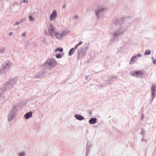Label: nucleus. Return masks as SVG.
<instances>
[{
	"label": "nucleus",
	"mask_w": 156,
	"mask_h": 156,
	"mask_svg": "<svg viewBox=\"0 0 156 156\" xmlns=\"http://www.w3.org/2000/svg\"><path fill=\"white\" fill-rule=\"evenodd\" d=\"M69 31L67 29H62L56 31L54 36L57 40L61 41L66 37L69 34Z\"/></svg>",
	"instance_id": "nucleus-2"
},
{
	"label": "nucleus",
	"mask_w": 156,
	"mask_h": 156,
	"mask_svg": "<svg viewBox=\"0 0 156 156\" xmlns=\"http://www.w3.org/2000/svg\"><path fill=\"white\" fill-rule=\"evenodd\" d=\"M151 97L152 98V100L156 97V85L153 84L151 88Z\"/></svg>",
	"instance_id": "nucleus-9"
},
{
	"label": "nucleus",
	"mask_w": 156,
	"mask_h": 156,
	"mask_svg": "<svg viewBox=\"0 0 156 156\" xmlns=\"http://www.w3.org/2000/svg\"><path fill=\"white\" fill-rule=\"evenodd\" d=\"M74 117L77 120L81 121L84 119V118L81 115L78 114H75Z\"/></svg>",
	"instance_id": "nucleus-15"
},
{
	"label": "nucleus",
	"mask_w": 156,
	"mask_h": 156,
	"mask_svg": "<svg viewBox=\"0 0 156 156\" xmlns=\"http://www.w3.org/2000/svg\"><path fill=\"white\" fill-rule=\"evenodd\" d=\"M86 79H88L89 78V76H87L86 77Z\"/></svg>",
	"instance_id": "nucleus-36"
},
{
	"label": "nucleus",
	"mask_w": 156,
	"mask_h": 156,
	"mask_svg": "<svg viewBox=\"0 0 156 156\" xmlns=\"http://www.w3.org/2000/svg\"><path fill=\"white\" fill-rule=\"evenodd\" d=\"M12 63L9 60L5 61L4 64L0 67V73L1 74L6 73L10 68Z\"/></svg>",
	"instance_id": "nucleus-3"
},
{
	"label": "nucleus",
	"mask_w": 156,
	"mask_h": 156,
	"mask_svg": "<svg viewBox=\"0 0 156 156\" xmlns=\"http://www.w3.org/2000/svg\"><path fill=\"white\" fill-rule=\"evenodd\" d=\"M77 49L76 48H75V47L74 48H72L69 51V56H71L73 55L75 52V50Z\"/></svg>",
	"instance_id": "nucleus-19"
},
{
	"label": "nucleus",
	"mask_w": 156,
	"mask_h": 156,
	"mask_svg": "<svg viewBox=\"0 0 156 156\" xmlns=\"http://www.w3.org/2000/svg\"><path fill=\"white\" fill-rule=\"evenodd\" d=\"M90 151V150L89 149H88L87 148L86 151V156H88V154L89 153Z\"/></svg>",
	"instance_id": "nucleus-30"
},
{
	"label": "nucleus",
	"mask_w": 156,
	"mask_h": 156,
	"mask_svg": "<svg viewBox=\"0 0 156 156\" xmlns=\"http://www.w3.org/2000/svg\"><path fill=\"white\" fill-rule=\"evenodd\" d=\"M57 62L53 58L48 59L44 63V65L48 69L51 70L57 65Z\"/></svg>",
	"instance_id": "nucleus-5"
},
{
	"label": "nucleus",
	"mask_w": 156,
	"mask_h": 156,
	"mask_svg": "<svg viewBox=\"0 0 156 156\" xmlns=\"http://www.w3.org/2000/svg\"><path fill=\"white\" fill-rule=\"evenodd\" d=\"M32 15H33V14H30L29 16V20L30 21H35L34 18L32 16Z\"/></svg>",
	"instance_id": "nucleus-21"
},
{
	"label": "nucleus",
	"mask_w": 156,
	"mask_h": 156,
	"mask_svg": "<svg viewBox=\"0 0 156 156\" xmlns=\"http://www.w3.org/2000/svg\"><path fill=\"white\" fill-rule=\"evenodd\" d=\"M25 2H26V3H27L28 2V1H26V0H24L23 1L24 3H25Z\"/></svg>",
	"instance_id": "nucleus-37"
},
{
	"label": "nucleus",
	"mask_w": 156,
	"mask_h": 156,
	"mask_svg": "<svg viewBox=\"0 0 156 156\" xmlns=\"http://www.w3.org/2000/svg\"><path fill=\"white\" fill-rule=\"evenodd\" d=\"M66 5L65 4L63 5L62 6V8L63 9H65L66 8Z\"/></svg>",
	"instance_id": "nucleus-33"
},
{
	"label": "nucleus",
	"mask_w": 156,
	"mask_h": 156,
	"mask_svg": "<svg viewBox=\"0 0 156 156\" xmlns=\"http://www.w3.org/2000/svg\"><path fill=\"white\" fill-rule=\"evenodd\" d=\"M131 19L129 17H123L122 18V22L124 24L122 27L120 29L114 31L109 34L110 40L112 42H115L117 41L119 39V37L122 34L124 31H126L127 28L130 26V24L128 23V20Z\"/></svg>",
	"instance_id": "nucleus-1"
},
{
	"label": "nucleus",
	"mask_w": 156,
	"mask_h": 156,
	"mask_svg": "<svg viewBox=\"0 0 156 156\" xmlns=\"http://www.w3.org/2000/svg\"><path fill=\"white\" fill-rule=\"evenodd\" d=\"M151 59L153 60V63L156 65V59L154 58L153 57L151 58Z\"/></svg>",
	"instance_id": "nucleus-26"
},
{
	"label": "nucleus",
	"mask_w": 156,
	"mask_h": 156,
	"mask_svg": "<svg viewBox=\"0 0 156 156\" xmlns=\"http://www.w3.org/2000/svg\"><path fill=\"white\" fill-rule=\"evenodd\" d=\"M57 16L58 14L57 10L55 9L53 10L51 13L50 14V20L51 21H54L57 18Z\"/></svg>",
	"instance_id": "nucleus-10"
},
{
	"label": "nucleus",
	"mask_w": 156,
	"mask_h": 156,
	"mask_svg": "<svg viewBox=\"0 0 156 156\" xmlns=\"http://www.w3.org/2000/svg\"><path fill=\"white\" fill-rule=\"evenodd\" d=\"M5 48H2L0 50V52L1 53H3L4 52Z\"/></svg>",
	"instance_id": "nucleus-28"
},
{
	"label": "nucleus",
	"mask_w": 156,
	"mask_h": 156,
	"mask_svg": "<svg viewBox=\"0 0 156 156\" xmlns=\"http://www.w3.org/2000/svg\"><path fill=\"white\" fill-rule=\"evenodd\" d=\"M106 9V8L101 6H98L95 9V14L98 20H101L103 18L104 15L103 12Z\"/></svg>",
	"instance_id": "nucleus-4"
},
{
	"label": "nucleus",
	"mask_w": 156,
	"mask_h": 156,
	"mask_svg": "<svg viewBox=\"0 0 156 156\" xmlns=\"http://www.w3.org/2000/svg\"><path fill=\"white\" fill-rule=\"evenodd\" d=\"M87 51L86 50L83 49L82 50V52H81V51L80 50H78L77 51L78 54L79 55V56H80L81 57H83L87 54Z\"/></svg>",
	"instance_id": "nucleus-13"
},
{
	"label": "nucleus",
	"mask_w": 156,
	"mask_h": 156,
	"mask_svg": "<svg viewBox=\"0 0 156 156\" xmlns=\"http://www.w3.org/2000/svg\"><path fill=\"white\" fill-rule=\"evenodd\" d=\"M63 51V49L62 48H57L55 51V52H57L58 51H59L60 52H62Z\"/></svg>",
	"instance_id": "nucleus-22"
},
{
	"label": "nucleus",
	"mask_w": 156,
	"mask_h": 156,
	"mask_svg": "<svg viewBox=\"0 0 156 156\" xmlns=\"http://www.w3.org/2000/svg\"><path fill=\"white\" fill-rule=\"evenodd\" d=\"M130 74L131 75L136 77H139L140 76L143 75L141 71H135L134 72H131L130 73Z\"/></svg>",
	"instance_id": "nucleus-12"
},
{
	"label": "nucleus",
	"mask_w": 156,
	"mask_h": 156,
	"mask_svg": "<svg viewBox=\"0 0 156 156\" xmlns=\"http://www.w3.org/2000/svg\"><path fill=\"white\" fill-rule=\"evenodd\" d=\"M16 114V108L13 107L10 110L8 115V121H11L13 119Z\"/></svg>",
	"instance_id": "nucleus-7"
},
{
	"label": "nucleus",
	"mask_w": 156,
	"mask_h": 156,
	"mask_svg": "<svg viewBox=\"0 0 156 156\" xmlns=\"http://www.w3.org/2000/svg\"><path fill=\"white\" fill-rule=\"evenodd\" d=\"M32 116V112H29L26 113L24 115L25 118L26 119H28L29 118H31Z\"/></svg>",
	"instance_id": "nucleus-14"
},
{
	"label": "nucleus",
	"mask_w": 156,
	"mask_h": 156,
	"mask_svg": "<svg viewBox=\"0 0 156 156\" xmlns=\"http://www.w3.org/2000/svg\"><path fill=\"white\" fill-rule=\"evenodd\" d=\"M88 48V45H87V46L85 47V48L84 50H86L87 51V50Z\"/></svg>",
	"instance_id": "nucleus-31"
},
{
	"label": "nucleus",
	"mask_w": 156,
	"mask_h": 156,
	"mask_svg": "<svg viewBox=\"0 0 156 156\" xmlns=\"http://www.w3.org/2000/svg\"><path fill=\"white\" fill-rule=\"evenodd\" d=\"M142 56V55L140 53H138L135 55L133 56L131 59V62H129V65H132L139 58H140Z\"/></svg>",
	"instance_id": "nucleus-11"
},
{
	"label": "nucleus",
	"mask_w": 156,
	"mask_h": 156,
	"mask_svg": "<svg viewBox=\"0 0 156 156\" xmlns=\"http://www.w3.org/2000/svg\"><path fill=\"white\" fill-rule=\"evenodd\" d=\"M26 18H24L22 19H21L20 20L16 22L14 24V26H16L17 25H18L19 24H20L22 23L24 21H26Z\"/></svg>",
	"instance_id": "nucleus-17"
},
{
	"label": "nucleus",
	"mask_w": 156,
	"mask_h": 156,
	"mask_svg": "<svg viewBox=\"0 0 156 156\" xmlns=\"http://www.w3.org/2000/svg\"><path fill=\"white\" fill-rule=\"evenodd\" d=\"M78 17L79 16L78 15L75 14L73 16V19H78Z\"/></svg>",
	"instance_id": "nucleus-27"
},
{
	"label": "nucleus",
	"mask_w": 156,
	"mask_h": 156,
	"mask_svg": "<svg viewBox=\"0 0 156 156\" xmlns=\"http://www.w3.org/2000/svg\"><path fill=\"white\" fill-rule=\"evenodd\" d=\"M26 153L24 151H22L19 153L18 156H26Z\"/></svg>",
	"instance_id": "nucleus-20"
},
{
	"label": "nucleus",
	"mask_w": 156,
	"mask_h": 156,
	"mask_svg": "<svg viewBox=\"0 0 156 156\" xmlns=\"http://www.w3.org/2000/svg\"><path fill=\"white\" fill-rule=\"evenodd\" d=\"M110 81H111V79H110L108 80V83H111V82Z\"/></svg>",
	"instance_id": "nucleus-32"
},
{
	"label": "nucleus",
	"mask_w": 156,
	"mask_h": 156,
	"mask_svg": "<svg viewBox=\"0 0 156 156\" xmlns=\"http://www.w3.org/2000/svg\"><path fill=\"white\" fill-rule=\"evenodd\" d=\"M151 51L149 50H146L144 53V55H149L151 54Z\"/></svg>",
	"instance_id": "nucleus-23"
},
{
	"label": "nucleus",
	"mask_w": 156,
	"mask_h": 156,
	"mask_svg": "<svg viewBox=\"0 0 156 156\" xmlns=\"http://www.w3.org/2000/svg\"><path fill=\"white\" fill-rule=\"evenodd\" d=\"M114 78H116V77H114V76H113V77H112V78H111L112 79V80H113V79Z\"/></svg>",
	"instance_id": "nucleus-38"
},
{
	"label": "nucleus",
	"mask_w": 156,
	"mask_h": 156,
	"mask_svg": "<svg viewBox=\"0 0 156 156\" xmlns=\"http://www.w3.org/2000/svg\"><path fill=\"white\" fill-rule=\"evenodd\" d=\"M143 132H142V133H141L142 134H143Z\"/></svg>",
	"instance_id": "nucleus-39"
},
{
	"label": "nucleus",
	"mask_w": 156,
	"mask_h": 156,
	"mask_svg": "<svg viewBox=\"0 0 156 156\" xmlns=\"http://www.w3.org/2000/svg\"><path fill=\"white\" fill-rule=\"evenodd\" d=\"M56 57L57 58H59L62 57V55L61 54L59 53H57L55 55Z\"/></svg>",
	"instance_id": "nucleus-24"
},
{
	"label": "nucleus",
	"mask_w": 156,
	"mask_h": 156,
	"mask_svg": "<svg viewBox=\"0 0 156 156\" xmlns=\"http://www.w3.org/2000/svg\"><path fill=\"white\" fill-rule=\"evenodd\" d=\"M47 28L49 32V35L51 37H53L55 33L56 32L55 27L51 23H50L47 25Z\"/></svg>",
	"instance_id": "nucleus-6"
},
{
	"label": "nucleus",
	"mask_w": 156,
	"mask_h": 156,
	"mask_svg": "<svg viewBox=\"0 0 156 156\" xmlns=\"http://www.w3.org/2000/svg\"><path fill=\"white\" fill-rule=\"evenodd\" d=\"M13 33L12 32H10L9 33V35L10 36H11L13 34Z\"/></svg>",
	"instance_id": "nucleus-34"
},
{
	"label": "nucleus",
	"mask_w": 156,
	"mask_h": 156,
	"mask_svg": "<svg viewBox=\"0 0 156 156\" xmlns=\"http://www.w3.org/2000/svg\"><path fill=\"white\" fill-rule=\"evenodd\" d=\"M26 31H25V32L21 34V37H25L26 35Z\"/></svg>",
	"instance_id": "nucleus-29"
},
{
	"label": "nucleus",
	"mask_w": 156,
	"mask_h": 156,
	"mask_svg": "<svg viewBox=\"0 0 156 156\" xmlns=\"http://www.w3.org/2000/svg\"><path fill=\"white\" fill-rule=\"evenodd\" d=\"M11 80H12V83H14V82H16V81H15V80L14 79H11Z\"/></svg>",
	"instance_id": "nucleus-35"
},
{
	"label": "nucleus",
	"mask_w": 156,
	"mask_h": 156,
	"mask_svg": "<svg viewBox=\"0 0 156 156\" xmlns=\"http://www.w3.org/2000/svg\"><path fill=\"white\" fill-rule=\"evenodd\" d=\"M12 80H10L8 81H7L4 85L3 87L6 89H9L13 87V85L16 83V82H14V83H12Z\"/></svg>",
	"instance_id": "nucleus-8"
},
{
	"label": "nucleus",
	"mask_w": 156,
	"mask_h": 156,
	"mask_svg": "<svg viewBox=\"0 0 156 156\" xmlns=\"http://www.w3.org/2000/svg\"><path fill=\"white\" fill-rule=\"evenodd\" d=\"M83 42L82 41H80L78 44H76L75 46V48H76L77 49L78 46H79V45H81L82 44Z\"/></svg>",
	"instance_id": "nucleus-25"
},
{
	"label": "nucleus",
	"mask_w": 156,
	"mask_h": 156,
	"mask_svg": "<svg viewBox=\"0 0 156 156\" xmlns=\"http://www.w3.org/2000/svg\"><path fill=\"white\" fill-rule=\"evenodd\" d=\"M44 74V73L42 71L38 73L35 74L34 76V78H39L41 77L42 75H43Z\"/></svg>",
	"instance_id": "nucleus-16"
},
{
	"label": "nucleus",
	"mask_w": 156,
	"mask_h": 156,
	"mask_svg": "<svg viewBox=\"0 0 156 156\" xmlns=\"http://www.w3.org/2000/svg\"><path fill=\"white\" fill-rule=\"evenodd\" d=\"M97 119L96 118H92L89 120V122L91 124H94L96 122Z\"/></svg>",
	"instance_id": "nucleus-18"
}]
</instances>
